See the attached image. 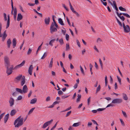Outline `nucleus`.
<instances>
[{"label":"nucleus","instance_id":"obj_16","mask_svg":"<svg viewBox=\"0 0 130 130\" xmlns=\"http://www.w3.org/2000/svg\"><path fill=\"white\" fill-rule=\"evenodd\" d=\"M22 80L21 82V85L22 86H23L25 84V77L23 76L22 78Z\"/></svg>","mask_w":130,"mask_h":130},{"label":"nucleus","instance_id":"obj_42","mask_svg":"<svg viewBox=\"0 0 130 130\" xmlns=\"http://www.w3.org/2000/svg\"><path fill=\"white\" fill-rule=\"evenodd\" d=\"M80 70H81V71L82 72V73L84 75L85 73H84V70H83L82 67L81 66H80Z\"/></svg>","mask_w":130,"mask_h":130},{"label":"nucleus","instance_id":"obj_25","mask_svg":"<svg viewBox=\"0 0 130 130\" xmlns=\"http://www.w3.org/2000/svg\"><path fill=\"white\" fill-rule=\"evenodd\" d=\"M123 99L125 100H127L128 99V98L127 97V96L126 94L125 93H123Z\"/></svg>","mask_w":130,"mask_h":130},{"label":"nucleus","instance_id":"obj_49","mask_svg":"<svg viewBox=\"0 0 130 130\" xmlns=\"http://www.w3.org/2000/svg\"><path fill=\"white\" fill-rule=\"evenodd\" d=\"M66 19L68 24L69 26H71V24L70 21L69 20V19L67 17H66Z\"/></svg>","mask_w":130,"mask_h":130},{"label":"nucleus","instance_id":"obj_6","mask_svg":"<svg viewBox=\"0 0 130 130\" xmlns=\"http://www.w3.org/2000/svg\"><path fill=\"white\" fill-rule=\"evenodd\" d=\"M9 67H6L7 68L6 73L8 75H9L11 74L12 72V70L14 69L13 66L10 67V68H9Z\"/></svg>","mask_w":130,"mask_h":130},{"label":"nucleus","instance_id":"obj_30","mask_svg":"<svg viewBox=\"0 0 130 130\" xmlns=\"http://www.w3.org/2000/svg\"><path fill=\"white\" fill-rule=\"evenodd\" d=\"M47 53H45L41 57V59H44L47 56Z\"/></svg>","mask_w":130,"mask_h":130},{"label":"nucleus","instance_id":"obj_22","mask_svg":"<svg viewBox=\"0 0 130 130\" xmlns=\"http://www.w3.org/2000/svg\"><path fill=\"white\" fill-rule=\"evenodd\" d=\"M25 60H23L21 64L17 66L19 68H20L24 65L25 63Z\"/></svg>","mask_w":130,"mask_h":130},{"label":"nucleus","instance_id":"obj_4","mask_svg":"<svg viewBox=\"0 0 130 130\" xmlns=\"http://www.w3.org/2000/svg\"><path fill=\"white\" fill-rule=\"evenodd\" d=\"M4 61L5 67H9L10 66V63L9 61V59L8 57L7 56H5Z\"/></svg>","mask_w":130,"mask_h":130},{"label":"nucleus","instance_id":"obj_28","mask_svg":"<svg viewBox=\"0 0 130 130\" xmlns=\"http://www.w3.org/2000/svg\"><path fill=\"white\" fill-rule=\"evenodd\" d=\"M53 120L51 119L50 121H48L47 122H46V123H47V124L48 125V126L49 125H50L52 123V122H53Z\"/></svg>","mask_w":130,"mask_h":130},{"label":"nucleus","instance_id":"obj_35","mask_svg":"<svg viewBox=\"0 0 130 130\" xmlns=\"http://www.w3.org/2000/svg\"><path fill=\"white\" fill-rule=\"evenodd\" d=\"M101 89V87L100 85H99L96 89V93L99 91Z\"/></svg>","mask_w":130,"mask_h":130},{"label":"nucleus","instance_id":"obj_9","mask_svg":"<svg viewBox=\"0 0 130 130\" xmlns=\"http://www.w3.org/2000/svg\"><path fill=\"white\" fill-rule=\"evenodd\" d=\"M22 90L23 93H26L27 92L28 90V88L27 86L26 85H24L23 86Z\"/></svg>","mask_w":130,"mask_h":130},{"label":"nucleus","instance_id":"obj_8","mask_svg":"<svg viewBox=\"0 0 130 130\" xmlns=\"http://www.w3.org/2000/svg\"><path fill=\"white\" fill-rule=\"evenodd\" d=\"M9 102L10 106L12 107L14 104V100L13 99L10 97L9 101Z\"/></svg>","mask_w":130,"mask_h":130},{"label":"nucleus","instance_id":"obj_59","mask_svg":"<svg viewBox=\"0 0 130 130\" xmlns=\"http://www.w3.org/2000/svg\"><path fill=\"white\" fill-rule=\"evenodd\" d=\"M22 97L21 95H20L17 98V100H20L22 99Z\"/></svg>","mask_w":130,"mask_h":130},{"label":"nucleus","instance_id":"obj_41","mask_svg":"<svg viewBox=\"0 0 130 130\" xmlns=\"http://www.w3.org/2000/svg\"><path fill=\"white\" fill-rule=\"evenodd\" d=\"M71 111H68L67 113L66 116V117H67L69 116V115L71 114Z\"/></svg>","mask_w":130,"mask_h":130},{"label":"nucleus","instance_id":"obj_38","mask_svg":"<svg viewBox=\"0 0 130 130\" xmlns=\"http://www.w3.org/2000/svg\"><path fill=\"white\" fill-rule=\"evenodd\" d=\"M122 112L123 116L125 118H127V115L126 112L122 110Z\"/></svg>","mask_w":130,"mask_h":130},{"label":"nucleus","instance_id":"obj_51","mask_svg":"<svg viewBox=\"0 0 130 130\" xmlns=\"http://www.w3.org/2000/svg\"><path fill=\"white\" fill-rule=\"evenodd\" d=\"M63 6L67 11H69V9L64 4H62Z\"/></svg>","mask_w":130,"mask_h":130},{"label":"nucleus","instance_id":"obj_43","mask_svg":"<svg viewBox=\"0 0 130 130\" xmlns=\"http://www.w3.org/2000/svg\"><path fill=\"white\" fill-rule=\"evenodd\" d=\"M4 16V20L5 21L7 20V15L5 13H3Z\"/></svg>","mask_w":130,"mask_h":130},{"label":"nucleus","instance_id":"obj_40","mask_svg":"<svg viewBox=\"0 0 130 130\" xmlns=\"http://www.w3.org/2000/svg\"><path fill=\"white\" fill-rule=\"evenodd\" d=\"M48 126V125L47 124V123L45 122V123L42 126V128H46Z\"/></svg>","mask_w":130,"mask_h":130},{"label":"nucleus","instance_id":"obj_58","mask_svg":"<svg viewBox=\"0 0 130 130\" xmlns=\"http://www.w3.org/2000/svg\"><path fill=\"white\" fill-rule=\"evenodd\" d=\"M91 98V97L90 96L89 98L87 100L88 101V104L89 105L90 104V99Z\"/></svg>","mask_w":130,"mask_h":130},{"label":"nucleus","instance_id":"obj_44","mask_svg":"<svg viewBox=\"0 0 130 130\" xmlns=\"http://www.w3.org/2000/svg\"><path fill=\"white\" fill-rule=\"evenodd\" d=\"M66 40L68 41L69 39V36L67 34H66Z\"/></svg>","mask_w":130,"mask_h":130},{"label":"nucleus","instance_id":"obj_39","mask_svg":"<svg viewBox=\"0 0 130 130\" xmlns=\"http://www.w3.org/2000/svg\"><path fill=\"white\" fill-rule=\"evenodd\" d=\"M18 95V93L16 92L15 91L13 92L12 94V95L14 96H16Z\"/></svg>","mask_w":130,"mask_h":130},{"label":"nucleus","instance_id":"obj_5","mask_svg":"<svg viewBox=\"0 0 130 130\" xmlns=\"http://www.w3.org/2000/svg\"><path fill=\"white\" fill-rule=\"evenodd\" d=\"M123 26L124 32L128 33L130 31V28L129 25H126L125 26L124 23L123 22Z\"/></svg>","mask_w":130,"mask_h":130},{"label":"nucleus","instance_id":"obj_57","mask_svg":"<svg viewBox=\"0 0 130 130\" xmlns=\"http://www.w3.org/2000/svg\"><path fill=\"white\" fill-rule=\"evenodd\" d=\"M101 2L105 6H106L107 5V3L106 2H103L102 0H100Z\"/></svg>","mask_w":130,"mask_h":130},{"label":"nucleus","instance_id":"obj_60","mask_svg":"<svg viewBox=\"0 0 130 130\" xmlns=\"http://www.w3.org/2000/svg\"><path fill=\"white\" fill-rule=\"evenodd\" d=\"M33 10L35 12H36V13L38 14L39 15L41 16V13L38 12H37V11L35 9H34Z\"/></svg>","mask_w":130,"mask_h":130},{"label":"nucleus","instance_id":"obj_55","mask_svg":"<svg viewBox=\"0 0 130 130\" xmlns=\"http://www.w3.org/2000/svg\"><path fill=\"white\" fill-rule=\"evenodd\" d=\"M57 122H56L55 124L52 127V128L51 129V130H53L56 127L57 124Z\"/></svg>","mask_w":130,"mask_h":130},{"label":"nucleus","instance_id":"obj_15","mask_svg":"<svg viewBox=\"0 0 130 130\" xmlns=\"http://www.w3.org/2000/svg\"><path fill=\"white\" fill-rule=\"evenodd\" d=\"M8 19L6 28H7L10 25V17L9 14L7 15Z\"/></svg>","mask_w":130,"mask_h":130},{"label":"nucleus","instance_id":"obj_56","mask_svg":"<svg viewBox=\"0 0 130 130\" xmlns=\"http://www.w3.org/2000/svg\"><path fill=\"white\" fill-rule=\"evenodd\" d=\"M32 90H30L29 92V93L28 94V98H29L31 94H32Z\"/></svg>","mask_w":130,"mask_h":130},{"label":"nucleus","instance_id":"obj_34","mask_svg":"<svg viewBox=\"0 0 130 130\" xmlns=\"http://www.w3.org/2000/svg\"><path fill=\"white\" fill-rule=\"evenodd\" d=\"M35 108H31L29 111L28 113V115H29L35 109Z\"/></svg>","mask_w":130,"mask_h":130},{"label":"nucleus","instance_id":"obj_11","mask_svg":"<svg viewBox=\"0 0 130 130\" xmlns=\"http://www.w3.org/2000/svg\"><path fill=\"white\" fill-rule=\"evenodd\" d=\"M17 12V9L16 8H15L14 9V13L13 14L14 18L15 20L16 19Z\"/></svg>","mask_w":130,"mask_h":130},{"label":"nucleus","instance_id":"obj_19","mask_svg":"<svg viewBox=\"0 0 130 130\" xmlns=\"http://www.w3.org/2000/svg\"><path fill=\"white\" fill-rule=\"evenodd\" d=\"M11 41L10 39H9L7 41V44L8 48H10L11 44Z\"/></svg>","mask_w":130,"mask_h":130},{"label":"nucleus","instance_id":"obj_26","mask_svg":"<svg viewBox=\"0 0 130 130\" xmlns=\"http://www.w3.org/2000/svg\"><path fill=\"white\" fill-rule=\"evenodd\" d=\"M16 91L17 92H18L19 93H20L21 94H22L23 93L22 90L18 88H16Z\"/></svg>","mask_w":130,"mask_h":130},{"label":"nucleus","instance_id":"obj_7","mask_svg":"<svg viewBox=\"0 0 130 130\" xmlns=\"http://www.w3.org/2000/svg\"><path fill=\"white\" fill-rule=\"evenodd\" d=\"M122 100L121 99H115L113 100L111 103L113 104H120L122 102Z\"/></svg>","mask_w":130,"mask_h":130},{"label":"nucleus","instance_id":"obj_36","mask_svg":"<svg viewBox=\"0 0 130 130\" xmlns=\"http://www.w3.org/2000/svg\"><path fill=\"white\" fill-rule=\"evenodd\" d=\"M105 86L106 87L108 83V80L107 79V78L106 76L105 77Z\"/></svg>","mask_w":130,"mask_h":130},{"label":"nucleus","instance_id":"obj_2","mask_svg":"<svg viewBox=\"0 0 130 130\" xmlns=\"http://www.w3.org/2000/svg\"><path fill=\"white\" fill-rule=\"evenodd\" d=\"M55 17V16L54 15H53L52 16L53 23H52L51 25L50 26V32L51 34H52L53 32H56L57 31V28L54 27V24L57 23L54 18V17Z\"/></svg>","mask_w":130,"mask_h":130},{"label":"nucleus","instance_id":"obj_62","mask_svg":"<svg viewBox=\"0 0 130 130\" xmlns=\"http://www.w3.org/2000/svg\"><path fill=\"white\" fill-rule=\"evenodd\" d=\"M50 100V97L48 96L46 99V101H49Z\"/></svg>","mask_w":130,"mask_h":130},{"label":"nucleus","instance_id":"obj_12","mask_svg":"<svg viewBox=\"0 0 130 130\" xmlns=\"http://www.w3.org/2000/svg\"><path fill=\"white\" fill-rule=\"evenodd\" d=\"M9 115L8 113L5 116L4 118V121L5 123H6L8 120L9 118Z\"/></svg>","mask_w":130,"mask_h":130},{"label":"nucleus","instance_id":"obj_23","mask_svg":"<svg viewBox=\"0 0 130 130\" xmlns=\"http://www.w3.org/2000/svg\"><path fill=\"white\" fill-rule=\"evenodd\" d=\"M37 101V99L36 98L33 99L31 100L30 102V104H34Z\"/></svg>","mask_w":130,"mask_h":130},{"label":"nucleus","instance_id":"obj_53","mask_svg":"<svg viewBox=\"0 0 130 130\" xmlns=\"http://www.w3.org/2000/svg\"><path fill=\"white\" fill-rule=\"evenodd\" d=\"M63 93L61 90H59L58 91V94L59 95H62Z\"/></svg>","mask_w":130,"mask_h":130},{"label":"nucleus","instance_id":"obj_33","mask_svg":"<svg viewBox=\"0 0 130 130\" xmlns=\"http://www.w3.org/2000/svg\"><path fill=\"white\" fill-rule=\"evenodd\" d=\"M70 48V47L69 44L67 43L66 44V51H67Z\"/></svg>","mask_w":130,"mask_h":130},{"label":"nucleus","instance_id":"obj_48","mask_svg":"<svg viewBox=\"0 0 130 130\" xmlns=\"http://www.w3.org/2000/svg\"><path fill=\"white\" fill-rule=\"evenodd\" d=\"M120 120L121 122V124L123 126H124L125 125L124 123V122L122 120V119H120Z\"/></svg>","mask_w":130,"mask_h":130},{"label":"nucleus","instance_id":"obj_10","mask_svg":"<svg viewBox=\"0 0 130 130\" xmlns=\"http://www.w3.org/2000/svg\"><path fill=\"white\" fill-rule=\"evenodd\" d=\"M33 69V67L32 65H30L28 71L29 74L31 75L32 74V72Z\"/></svg>","mask_w":130,"mask_h":130},{"label":"nucleus","instance_id":"obj_20","mask_svg":"<svg viewBox=\"0 0 130 130\" xmlns=\"http://www.w3.org/2000/svg\"><path fill=\"white\" fill-rule=\"evenodd\" d=\"M58 21L59 23L61 25H64V24L63 23L62 20L61 18L58 19Z\"/></svg>","mask_w":130,"mask_h":130},{"label":"nucleus","instance_id":"obj_64","mask_svg":"<svg viewBox=\"0 0 130 130\" xmlns=\"http://www.w3.org/2000/svg\"><path fill=\"white\" fill-rule=\"evenodd\" d=\"M102 40L100 38H98L97 39V42L98 43L99 42L102 41Z\"/></svg>","mask_w":130,"mask_h":130},{"label":"nucleus","instance_id":"obj_32","mask_svg":"<svg viewBox=\"0 0 130 130\" xmlns=\"http://www.w3.org/2000/svg\"><path fill=\"white\" fill-rule=\"evenodd\" d=\"M59 41L60 44L62 45L64 44L63 40L62 38L59 40Z\"/></svg>","mask_w":130,"mask_h":130},{"label":"nucleus","instance_id":"obj_63","mask_svg":"<svg viewBox=\"0 0 130 130\" xmlns=\"http://www.w3.org/2000/svg\"><path fill=\"white\" fill-rule=\"evenodd\" d=\"M95 66L96 69H98V66L96 62H95Z\"/></svg>","mask_w":130,"mask_h":130},{"label":"nucleus","instance_id":"obj_29","mask_svg":"<svg viewBox=\"0 0 130 130\" xmlns=\"http://www.w3.org/2000/svg\"><path fill=\"white\" fill-rule=\"evenodd\" d=\"M79 123L78 122L77 123H74L72 125V126L73 127H77L79 126Z\"/></svg>","mask_w":130,"mask_h":130},{"label":"nucleus","instance_id":"obj_47","mask_svg":"<svg viewBox=\"0 0 130 130\" xmlns=\"http://www.w3.org/2000/svg\"><path fill=\"white\" fill-rule=\"evenodd\" d=\"M123 15L128 18H130L129 15L127 13H123Z\"/></svg>","mask_w":130,"mask_h":130},{"label":"nucleus","instance_id":"obj_50","mask_svg":"<svg viewBox=\"0 0 130 130\" xmlns=\"http://www.w3.org/2000/svg\"><path fill=\"white\" fill-rule=\"evenodd\" d=\"M119 18L122 21H124L125 19L124 17L123 16H121Z\"/></svg>","mask_w":130,"mask_h":130},{"label":"nucleus","instance_id":"obj_27","mask_svg":"<svg viewBox=\"0 0 130 130\" xmlns=\"http://www.w3.org/2000/svg\"><path fill=\"white\" fill-rule=\"evenodd\" d=\"M119 9L122 11H126V10L125 9L123 8L122 6H120L119 7Z\"/></svg>","mask_w":130,"mask_h":130},{"label":"nucleus","instance_id":"obj_3","mask_svg":"<svg viewBox=\"0 0 130 130\" xmlns=\"http://www.w3.org/2000/svg\"><path fill=\"white\" fill-rule=\"evenodd\" d=\"M2 24L0 22V37H2V41H4L7 36V35L6 34V30H5L3 32V35L1 34V31L2 28Z\"/></svg>","mask_w":130,"mask_h":130},{"label":"nucleus","instance_id":"obj_13","mask_svg":"<svg viewBox=\"0 0 130 130\" xmlns=\"http://www.w3.org/2000/svg\"><path fill=\"white\" fill-rule=\"evenodd\" d=\"M50 19V18L49 17H48L47 18H46L45 19V23L46 25H48L49 24Z\"/></svg>","mask_w":130,"mask_h":130},{"label":"nucleus","instance_id":"obj_37","mask_svg":"<svg viewBox=\"0 0 130 130\" xmlns=\"http://www.w3.org/2000/svg\"><path fill=\"white\" fill-rule=\"evenodd\" d=\"M116 13L117 15V16L119 17L121 16V15H122V14H123H123L124 13H119L118 12V11H116Z\"/></svg>","mask_w":130,"mask_h":130},{"label":"nucleus","instance_id":"obj_14","mask_svg":"<svg viewBox=\"0 0 130 130\" xmlns=\"http://www.w3.org/2000/svg\"><path fill=\"white\" fill-rule=\"evenodd\" d=\"M23 18V16L20 13L18 14L17 20L18 21H19Z\"/></svg>","mask_w":130,"mask_h":130},{"label":"nucleus","instance_id":"obj_18","mask_svg":"<svg viewBox=\"0 0 130 130\" xmlns=\"http://www.w3.org/2000/svg\"><path fill=\"white\" fill-rule=\"evenodd\" d=\"M17 112V111L15 109H13L11 111L10 115L11 116H14Z\"/></svg>","mask_w":130,"mask_h":130},{"label":"nucleus","instance_id":"obj_45","mask_svg":"<svg viewBox=\"0 0 130 130\" xmlns=\"http://www.w3.org/2000/svg\"><path fill=\"white\" fill-rule=\"evenodd\" d=\"M117 77L118 78L119 82L120 84V85H121V78H120L118 76H117Z\"/></svg>","mask_w":130,"mask_h":130},{"label":"nucleus","instance_id":"obj_24","mask_svg":"<svg viewBox=\"0 0 130 130\" xmlns=\"http://www.w3.org/2000/svg\"><path fill=\"white\" fill-rule=\"evenodd\" d=\"M22 77V75H19L17 76L15 78L18 80H20Z\"/></svg>","mask_w":130,"mask_h":130},{"label":"nucleus","instance_id":"obj_31","mask_svg":"<svg viewBox=\"0 0 130 130\" xmlns=\"http://www.w3.org/2000/svg\"><path fill=\"white\" fill-rule=\"evenodd\" d=\"M53 63V58L51 59V60L50 62V65H49V67H52V66Z\"/></svg>","mask_w":130,"mask_h":130},{"label":"nucleus","instance_id":"obj_61","mask_svg":"<svg viewBox=\"0 0 130 130\" xmlns=\"http://www.w3.org/2000/svg\"><path fill=\"white\" fill-rule=\"evenodd\" d=\"M41 49V45H40L38 47V49L37 51L36 52V54H38V52Z\"/></svg>","mask_w":130,"mask_h":130},{"label":"nucleus","instance_id":"obj_54","mask_svg":"<svg viewBox=\"0 0 130 130\" xmlns=\"http://www.w3.org/2000/svg\"><path fill=\"white\" fill-rule=\"evenodd\" d=\"M31 51H32L31 49L30 48H29L28 50V52H27V54L28 55H29V54H30L31 53Z\"/></svg>","mask_w":130,"mask_h":130},{"label":"nucleus","instance_id":"obj_1","mask_svg":"<svg viewBox=\"0 0 130 130\" xmlns=\"http://www.w3.org/2000/svg\"><path fill=\"white\" fill-rule=\"evenodd\" d=\"M21 117V116H20L15 120L14 124L15 125V127H18L23 124L24 119L23 118Z\"/></svg>","mask_w":130,"mask_h":130},{"label":"nucleus","instance_id":"obj_46","mask_svg":"<svg viewBox=\"0 0 130 130\" xmlns=\"http://www.w3.org/2000/svg\"><path fill=\"white\" fill-rule=\"evenodd\" d=\"M105 109H106V108H100L97 109V111H102L103 110H105Z\"/></svg>","mask_w":130,"mask_h":130},{"label":"nucleus","instance_id":"obj_52","mask_svg":"<svg viewBox=\"0 0 130 130\" xmlns=\"http://www.w3.org/2000/svg\"><path fill=\"white\" fill-rule=\"evenodd\" d=\"M76 41L78 45V46L79 47H80V45L79 42L78 40H76Z\"/></svg>","mask_w":130,"mask_h":130},{"label":"nucleus","instance_id":"obj_17","mask_svg":"<svg viewBox=\"0 0 130 130\" xmlns=\"http://www.w3.org/2000/svg\"><path fill=\"white\" fill-rule=\"evenodd\" d=\"M12 43L13 46V48H14L16 46L17 44L16 40L15 38L13 39L12 41Z\"/></svg>","mask_w":130,"mask_h":130},{"label":"nucleus","instance_id":"obj_21","mask_svg":"<svg viewBox=\"0 0 130 130\" xmlns=\"http://www.w3.org/2000/svg\"><path fill=\"white\" fill-rule=\"evenodd\" d=\"M77 98L76 100V102L77 103L78 102L80 101V99L81 98V95L79 94H77Z\"/></svg>","mask_w":130,"mask_h":130}]
</instances>
